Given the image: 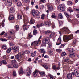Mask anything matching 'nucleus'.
Wrapping results in <instances>:
<instances>
[{"label":"nucleus","mask_w":79,"mask_h":79,"mask_svg":"<svg viewBox=\"0 0 79 79\" xmlns=\"http://www.w3.org/2000/svg\"><path fill=\"white\" fill-rule=\"evenodd\" d=\"M52 68L53 69L55 70L56 69V66L54 65L52 66Z\"/></svg>","instance_id":"774afa93"},{"label":"nucleus","mask_w":79,"mask_h":79,"mask_svg":"<svg viewBox=\"0 0 79 79\" xmlns=\"http://www.w3.org/2000/svg\"><path fill=\"white\" fill-rule=\"evenodd\" d=\"M23 29H24V27L25 28V30H27V27L26 26V25H23Z\"/></svg>","instance_id":"473e14b6"},{"label":"nucleus","mask_w":79,"mask_h":79,"mask_svg":"<svg viewBox=\"0 0 79 79\" xmlns=\"http://www.w3.org/2000/svg\"><path fill=\"white\" fill-rule=\"evenodd\" d=\"M28 72L27 73V74L26 75L27 76H29L30 75H31V73H32V68H30V67H28Z\"/></svg>","instance_id":"9d476101"},{"label":"nucleus","mask_w":79,"mask_h":79,"mask_svg":"<svg viewBox=\"0 0 79 79\" xmlns=\"http://www.w3.org/2000/svg\"><path fill=\"white\" fill-rule=\"evenodd\" d=\"M52 45L51 44H48V48H52Z\"/></svg>","instance_id":"37998d69"},{"label":"nucleus","mask_w":79,"mask_h":79,"mask_svg":"<svg viewBox=\"0 0 79 79\" xmlns=\"http://www.w3.org/2000/svg\"><path fill=\"white\" fill-rule=\"evenodd\" d=\"M38 73H39V71L35 70L33 73V75L34 77H36L37 76Z\"/></svg>","instance_id":"2eb2a0df"},{"label":"nucleus","mask_w":79,"mask_h":79,"mask_svg":"<svg viewBox=\"0 0 79 79\" xmlns=\"http://www.w3.org/2000/svg\"><path fill=\"white\" fill-rule=\"evenodd\" d=\"M25 53L26 54H29V53H30V51H29L28 50H26L25 51Z\"/></svg>","instance_id":"de8ad7c7"},{"label":"nucleus","mask_w":79,"mask_h":79,"mask_svg":"<svg viewBox=\"0 0 79 79\" xmlns=\"http://www.w3.org/2000/svg\"><path fill=\"white\" fill-rule=\"evenodd\" d=\"M56 2L58 3H60V0H56Z\"/></svg>","instance_id":"680f3d73"},{"label":"nucleus","mask_w":79,"mask_h":79,"mask_svg":"<svg viewBox=\"0 0 79 79\" xmlns=\"http://www.w3.org/2000/svg\"><path fill=\"white\" fill-rule=\"evenodd\" d=\"M24 23H25V24H27L28 23V22H27V21L26 20H25L24 19Z\"/></svg>","instance_id":"69168bd1"},{"label":"nucleus","mask_w":79,"mask_h":79,"mask_svg":"<svg viewBox=\"0 0 79 79\" xmlns=\"http://www.w3.org/2000/svg\"><path fill=\"white\" fill-rule=\"evenodd\" d=\"M55 35V34L54 33H51L50 35V37H53V35Z\"/></svg>","instance_id":"13d9d810"},{"label":"nucleus","mask_w":79,"mask_h":79,"mask_svg":"<svg viewBox=\"0 0 79 79\" xmlns=\"http://www.w3.org/2000/svg\"><path fill=\"white\" fill-rule=\"evenodd\" d=\"M13 77H16V72L15 71H14L13 72Z\"/></svg>","instance_id":"412c9836"},{"label":"nucleus","mask_w":79,"mask_h":79,"mask_svg":"<svg viewBox=\"0 0 79 79\" xmlns=\"http://www.w3.org/2000/svg\"><path fill=\"white\" fill-rule=\"evenodd\" d=\"M73 76H74V73L72 72L71 73H69L67 75V78L68 79H72L73 78Z\"/></svg>","instance_id":"6e6552de"},{"label":"nucleus","mask_w":79,"mask_h":79,"mask_svg":"<svg viewBox=\"0 0 79 79\" xmlns=\"http://www.w3.org/2000/svg\"><path fill=\"white\" fill-rule=\"evenodd\" d=\"M70 22L72 23H76V20H75V19H73Z\"/></svg>","instance_id":"5fc2aeb1"},{"label":"nucleus","mask_w":79,"mask_h":79,"mask_svg":"<svg viewBox=\"0 0 79 79\" xmlns=\"http://www.w3.org/2000/svg\"><path fill=\"white\" fill-rule=\"evenodd\" d=\"M59 10L60 11H64L65 10V7L63 5H61L60 8H59Z\"/></svg>","instance_id":"f8f14e48"},{"label":"nucleus","mask_w":79,"mask_h":79,"mask_svg":"<svg viewBox=\"0 0 79 79\" xmlns=\"http://www.w3.org/2000/svg\"><path fill=\"white\" fill-rule=\"evenodd\" d=\"M63 32H65V33H66V34H68L71 32V31L68 29L67 28L64 27L60 29V31H59V33L60 35H62V34Z\"/></svg>","instance_id":"f257e3e1"},{"label":"nucleus","mask_w":79,"mask_h":79,"mask_svg":"<svg viewBox=\"0 0 79 79\" xmlns=\"http://www.w3.org/2000/svg\"><path fill=\"white\" fill-rule=\"evenodd\" d=\"M56 52H57L58 53H61L62 50L61 49H56Z\"/></svg>","instance_id":"2f4dec72"},{"label":"nucleus","mask_w":79,"mask_h":79,"mask_svg":"<svg viewBox=\"0 0 79 79\" xmlns=\"http://www.w3.org/2000/svg\"><path fill=\"white\" fill-rule=\"evenodd\" d=\"M51 17L52 18H56V16L54 15H52L51 16Z\"/></svg>","instance_id":"e2e57ef3"},{"label":"nucleus","mask_w":79,"mask_h":79,"mask_svg":"<svg viewBox=\"0 0 79 79\" xmlns=\"http://www.w3.org/2000/svg\"><path fill=\"white\" fill-rule=\"evenodd\" d=\"M42 60H39L38 63L40 64H41L42 63Z\"/></svg>","instance_id":"338daca9"},{"label":"nucleus","mask_w":79,"mask_h":79,"mask_svg":"<svg viewBox=\"0 0 79 79\" xmlns=\"http://www.w3.org/2000/svg\"><path fill=\"white\" fill-rule=\"evenodd\" d=\"M51 32H52V31H45V34H47V33H51Z\"/></svg>","instance_id":"09e8293b"},{"label":"nucleus","mask_w":79,"mask_h":79,"mask_svg":"<svg viewBox=\"0 0 79 79\" xmlns=\"http://www.w3.org/2000/svg\"><path fill=\"white\" fill-rule=\"evenodd\" d=\"M49 77H50V79H55L53 77V76L51 74L49 75Z\"/></svg>","instance_id":"c9c22d12"},{"label":"nucleus","mask_w":79,"mask_h":79,"mask_svg":"<svg viewBox=\"0 0 79 79\" xmlns=\"http://www.w3.org/2000/svg\"><path fill=\"white\" fill-rule=\"evenodd\" d=\"M58 41H59L61 43V37H60L58 38Z\"/></svg>","instance_id":"bf43d9fd"},{"label":"nucleus","mask_w":79,"mask_h":79,"mask_svg":"<svg viewBox=\"0 0 79 79\" xmlns=\"http://www.w3.org/2000/svg\"><path fill=\"white\" fill-rule=\"evenodd\" d=\"M73 44H75L76 43V39H73Z\"/></svg>","instance_id":"a18cd8bd"},{"label":"nucleus","mask_w":79,"mask_h":79,"mask_svg":"<svg viewBox=\"0 0 79 79\" xmlns=\"http://www.w3.org/2000/svg\"><path fill=\"white\" fill-rule=\"evenodd\" d=\"M39 73L40 74L42 75L43 76H45V73L44 72L40 71L39 72Z\"/></svg>","instance_id":"4be33fe9"},{"label":"nucleus","mask_w":79,"mask_h":79,"mask_svg":"<svg viewBox=\"0 0 79 79\" xmlns=\"http://www.w3.org/2000/svg\"><path fill=\"white\" fill-rule=\"evenodd\" d=\"M40 3H45V0H40Z\"/></svg>","instance_id":"603ef678"},{"label":"nucleus","mask_w":79,"mask_h":79,"mask_svg":"<svg viewBox=\"0 0 79 79\" xmlns=\"http://www.w3.org/2000/svg\"><path fill=\"white\" fill-rule=\"evenodd\" d=\"M7 48V46L5 45H3L2 46V49L3 50H6Z\"/></svg>","instance_id":"b1692460"},{"label":"nucleus","mask_w":79,"mask_h":79,"mask_svg":"<svg viewBox=\"0 0 79 79\" xmlns=\"http://www.w3.org/2000/svg\"><path fill=\"white\" fill-rule=\"evenodd\" d=\"M66 50L67 52H69L70 53H73V52L74 51V49L72 48H70L66 49Z\"/></svg>","instance_id":"dca6fc26"},{"label":"nucleus","mask_w":79,"mask_h":79,"mask_svg":"<svg viewBox=\"0 0 79 79\" xmlns=\"http://www.w3.org/2000/svg\"><path fill=\"white\" fill-rule=\"evenodd\" d=\"M50 39L49 38H46L45 39H44L42 41V44L41 45L42 47H45L46 46V44H48L49 43V40Z\"/></svg>","instance_id":"f03ea898"},{"label":"nucleus","mask_w":79,"mask_h":79,"mask_svg":"<svg viewBox=\"0 0 79 79\" xmlns=\"http://www.w3.org/2000/svg\"><path fill=\"white\" fill-rule=\"evenodd\" d=\"M23 2L24 3H28V2H29V0H22Z\"/></svg>","instance_id":"c03bdc74"},{"label":"nucleus","mask_w":79,"mask_h":79,"mask_svg":"<svg viewBox=\"0 0 79 79\" xmlns=\"http://www.w3.org/2000/svg\"><path fill=\"white\" fill-rule=\"evenodd\" d=\"M15 27L17 31H18V30H19V26H18V25H17L15 26Z\"/></svg>","instance_id":"e433bc0d"},{"label":"nucleus","mask_w":79,"mask_h":79,"mask_svg":"<svg viewBox=\"0 0 79 79\" xmlns=\"http://www.w3.org/2000/svg\"><path fill=\"white\" fill-rule=\"evenodd\" d=\"M31 13L32 14L34 17H35L36 16L37 18H39L40 16V12H39V11L37 10H36L35 11L33 10L31 12Z\"/></svg>","instance_id":"7ed1b4c3"},{"label":"nucleus","mask_w":79,"mask_h":79,"mask_svg":"<svg viewBox=\"0 0 79 79\" xmlns=\"http://www.w3.org/2000/svg\"><path fill=\"white\" fill-rule=\"evenodd\" d=\"M64 46H65V44H62L59 47V48H62L63 47H64Z\"/></svg>","instance_id":"864d4df0"},{"label":"nucleus","mask_w":79,"mask_h":79,"mask_svg":"<svg viewBox=\"0 0 79 79\" xmlns=\"http://www.w3.org/2000/svg\"><path fill=\"white\" fill-rule=\"evenodd\" d=\"M44 17H45V15L44 14H42L41 15V19H44Z\"/></svg>","instance_id":"4d7b16f0"},{"label":"nucleus","mask_w":79,"mask_h":79,"mask_svg":"<svg viewBox=\"0 0 79 79\" xmlns=\"http://www.w3.org/2000/svg\"><path fill=\"white\" fill-rule=\"evenodd\" d=\"M73 73V76L75 75L77 77H79V73L77 71V70H75Z\"/></svg>","instance_id":"4468645a"},{"label":"nucleus","mask_w":79,"mask_h":79,"mask_svg":"<svg viewBox=\"0 0 79 79\" xmlns=\"http://www.w3.org/2000/svg\"><path fill=\"white\" fill-rule=\"evenodd\" d=\"M67 4L69 5V6H71V5H73V3L70 1H68L67 2Z\"/></svg>","instance_id":"bb28decb"},{"label":"nucleus","mask_w":79,"mask_h":79,"mask_svg":"<svg viewBox=\"0 0 79 79\" xmlns=\"http://www.w3.org/2000/svg\"><path fill=\"white\" fill-rule=\"evenodd\" d=\"M1 63L2 64H6L7 62L6 60H2V61Z\"/></svg>","instance_id":"7c9ffc66"},{"label":"nucleus","mask_w":79,"mask_h":79,"mask_svg":"<svg viewBox=\"0 0 79 79\" xmlns=\"http://www.w3.org/2000/svg\"><path fill=\"white\" fill-rule=\"evenodd\" d=\"M47 7L48 10H50V11H52L53 10V7L51 4H48L47 5Z\"/></svg>","instance_id":"ddd939ff"},{"label":"nucleus","mask_w":79,"mask_h":79,"mask_svg":"<svg viewBox=\"0 0 79 79\" xmlns=\"http://www.w3.org/2000/svg\"><path fill=\"white\" fill-rule=\"evenodd\" d=\"M11 48H8L7 50V53H10V52H11Z\"/></svg>","instance_id":"72a5a7b5"},{"label":"nucleus","mask_w":79,"mask_h":79,"mask_svg":"<svg viewBox=\"0 0 79 79\" xmlns=\"http://www.w3.org/2000/svg\"><path fill=\"white\" fill-rule=\"evenodd\" d=\"M33 34L34 35H35L37 34V30H34L33 31Z\"/></svg>","instance_id":"c756f323"},{"label":"nucleus","mask_w":79,"mask_h":79,"mask_svg":"<svg viewBox=\"0 0 79 79\" xmlns=\"http://www.w3.org/2000/svg\"><path fill=\"white\" fill-rule=\"evenodd\" d=\"M17 6H19V7H20V6H21V5H22L21 2H19L18 3H17Z\"/></svg>","instance_id":"f704fd0d"},{"label":"nucleus","mask_w":79,"mask_h":79,"mask_svg":"<svg viewBox=\"0 0 79 79\" xmlns=\"http://www.w3.org/2000/svg\"><path fill=\"white\" fill-rule=\"evenodd\" d=\"M11 4H12V0H7L5 2V5L6 6H10Z\"/></svg>","instance_id":"423d86ee"},{"label":"nucleus","mask_w":79,"mask_h":79,"mask_svg":"<svg viewBox=\"0 0 79 79\" xmlns=\"http://www.w3.org/2000/svg\"><path fill=\"white\" fill-rule=\"evenodd\" d=\"M37 44V42L36 41H35L32 43L31 45H35V46H37V45H38V44Z\"/></svg>","instance_id":"aec40b11"},{"label":"nucleus","mask_w":79,"mask_h":79,"mask_svg":"<svg viewBox=\"0 0 79 79\" xmlns=\"http://www.w3.org/2000/svg\"><path fill=\"white\" fill-rule=\"evenodd\" d=\"M33 36L32 35V34H31V33H29L28 36V38H31L32 37H33Z\"/></svg>","instance_id":"4c0bfd02"},{"label":"nucleus","mask_w":79,"mask_h":79,"mask_svg":"<svg viewBox=\"0 0 79 79\" xmlns=\"http://www.w3.org/2000/svg\"><path fill=\"white\" fill-rule=\"evenodd\" d=\"M75 55H76V54L74 53H73L72 54L69 53V56L70 58H74V57H75Z\"/></svg>","instance_id":"f3484780"},{"label":"nucleus","mask_w":79,"mask_h":79,"mask_svg":"<svg viewBox=\"0 0 79 79\" xmlns=\"http://www.w3.org/2000/svg\"><path fill=\"white\" fill-rule=\"evenodd\" d=\"M73 37L72 35L68 36L67 35H64L63 36L64 40H71Z\"/></svg>","instance_id":"20e7f679"},{"label":"nucleus","mask_w":79,"mask_h":79,"mask_svg":"<svg viewBox=\"0 0 79 79\" xmlns=\"http://www.w3.org/2000/svg\"><path fill=\"white\" fill-rule=\"evenodd\" d=\"M43 66L44 67V68H45V69H47L48 68V66L47 65H43Z\"/></svg>","instance_id":"052dcab7"},{"label":"nucleus","mask_w":79,"mask_h":79,"mask_svg":"<svg viewBox=\"0 0 79 79\" xmlns=\"http://www.w3.org/2000/svg\"><path fill=\"white\" fill-rule=\"evenodd\" d=\"M11 64L13 66V67H15V68H18V65L16 64V60L15 59H14L11 61Z\"/></svg>","instance_id":"39448f33"},{"label":"nucleus","mask_w":79,"mask_h":79,"mask_svg":"<svg viewBox=\"0 0 79 79\" xmlns=\"http://www.w3.org/2000/svg\"><path fill=\"white\" fill-rule=\"evenodd\" d=\"M68 11H69V12H70V13L73 12V10L71 9H68Z\"/></svg>","instance_id":"8fccbe9b"},{"label":"nucleus","mask_w":79,"mask_h":79,"mask_svg":"<svg viewBox=\"0 0 79 79\" xmlns=\"http://www.w3.org/2000/svg\"><path fill=\"white\" fill-rule=\"evenodd\" d=\"M64 14L66 17H67L69 22H70V21H71V17H70V16H69L66 12H65Z\"/></svg>","instance_id":"1a4fd4ad"},{"label":"nucleus","mask_w":79,"mask_h":79,"mask_svg":"<svg viewBox=\"0 0 79 79\" xmlns=\"http://www.w3.org/2000/svg\"><path fill=\"white\" fill-rule=\"evenodd\" d=\"M59 26H61L63 24V22L61 21H59Z\"/></svg>","instance_id":"3c124183"},{"label":"nucleus","mask_w":79,"mask_h":79,"mask_svg":"<svg viewBox=\"0 0 79 79\" xmlns=\"http://www.w3.org/2000/svg\"><path fill=\"white\" fill-rule=\"evenodd\" d=\"M34 22H33V20L31 18L30 21V24H34Z\"/></svg>","instance_id":"ea45409f"},{"label":"nucleus","mask_w":79,"mask_h":79,"mask_svg":"<svg viewBox=\"0 0 79 79\" xmlns=\"http://www.w3.org/2000/svg\"><path fill=\"white\" fill-rule=\"evenodd\" d=\"M5 32L4 31H3L0 34V35H3V34H5Z\"/></svg>","instance_id":"0e129e2a"},{"label":"nucleus","mask_w":79,"mask_h":79,"mask_svg":"<svg viewBox=\"0 0 79 79\" xmlns=\"http://www.w3.org/2000/svg\"><path fill=\"white\" fill-rule=\"evenodd\" d=\"M9 32H10V34H12L13 32H14V31L10 30Z\"/></svg>","instance_id":"6e6d98bb"},{"label":"nucleus","mask_w":79,"mask_h":79,"mask_svg":"<svg viewBox=\"0 0 79 79\" xmlns=\"http://www.w3.org/2000/svg\"><path fill=\"white\" fill-rule=\"evenodd\" d=\"M23 72L22 70L19 71V74H23Z\"/></svg>","instance_id":"49530a36"},{"label":"nucleus","mask_w":79,"mask_h":79,"mask_svg":"<svg viewBox=\"0 0 79 79\" xmlns=\"http://www.w3.org/2000/svg\"><path fill=\"white\" fill-rule=\"evenodd\" d=\"M14 19V17H13V16L12 15H10V16H9L8 18L9 20L10 21V20H13Z\"/></svg>","instance_id":"a211bd4d"},{"label":"nucleus","mask_w":79,"mask_h":79,"mask_svg":"<svg viewBox=\"0 0 79 79\" xmlns=\"http://www.w3.org/2000/svg\"><path fill=\"white\" fill-rule=\"evenodd\" d=\"M66 53L64 52L62 53L61 56H64L66 55Z\"/></svg>","instance_id":"79ce46f5"},{"label":"nucleus","mask_w":79,"mask_h":79,"mask_svg":"<svg viewBox=\"0 0 79 79\" xmlns=\"http://www.w3.org/2000/svg\"><path fill=\"white\" fill-rule=\"evenodd\" d=\"M59 18L60 19H63V17L62 16V14L61 13H60L59 15Z\"/></svg>","instance_id":"5701e85b"},{"label":"nucleus","mask_w":79,"mask_h":79,"mask_svg":"<svg viewBox=\"0 0 79 79\" xmlns=\"http://www.w3.org/2000/svg\"><path fill=\"white\" fill-rule=\"evenodd\" d=\"M15 53H17L19 52V47L17 46H15L12 48Z\"/></svg>","instance_id":"0eeeda50"},{"label":"nucleus","mask_w":79,"mask_h":79,"mask_svg":"<svg viewBox=\"0 0 79 79\" xmlns=\"http://www.w3.org/2000/svg\"><path fill=\"white\" fill-rule=\"evenodd\" d=\"M10 13H13V12H15V10H14V9L13 8L11 7L10 9Z\"/></svg>","instance_id":"58836bf2"},{"label":"nucleus","mask_w":79,"mask_h":79,"mask_svg":"<svg viewBox=\"0 0 79 79\" xmlns=\"http://www.w3.org/2000/svg\"><path fill=\"white\" fill-rule=\"evenodd\" d=\"M40 53H45L46 52L45 51V49H40Z\"/></svg>","instance_id":"a878e982"},{"label":"nucleus","mask_w":79,"mask_h":79,"mask_svg":"<svg viewBox=\"0 0 79 79\" xmlns=\"http://www.w3.org/2000/svg\"><path fill=\"white\" fill-rule=\"evenodd\" d=\"M69 60H70L69 58V57H66L64 60V61L66 63H68V62L69 61Z\"/></svg>","instance_id":"393cba45"},{"label":"nucleus","mask_w":79,"mask_h":79,"mask_svg":"<svg viewBox=\"0 0 79 79\" xmlns=\"http://www.w3.org/2000/svg\"><path fill=\"white\" fill-rule=\"evenodd\" d=\"M42 26H44L43 23H41L39 25L37 24L36 25L37 27L38 28H39L40 27H42Z\"/></svg>","instance_id":"6ab92c4d"},{"label":"nucleus","mask_w":79,"mask_h":79,"mask_svg":"<svg viewBox=\"0 0 79 79\" xmlns=\"http://www.w3.org/2000/svg\"><path fill=\"white\" fill-rule=\"evenodd\" d=\"M45 24L46 26H47L48 27V26H50L51 25L50 23L49 22H48V23L45 22Z\"/></svg>","instance_id":"cd10ccee"},{"label":"nucleus","mask_w":79,"mask_h":79,"mask_svg":"<svg viewBox=\"0 0 79 79\" xmlns=\"http://www.w3.org/2000/svg\"><path fill=\"white\" fill-rule=\"evenodd\" d=\"M22 15H17V18L19 20L21 19H22Z\"/></svg>","instance_id":"c85d7f7f"},{"label":"nucleus","mask_w":79,"mask_h":79,"mask_svg":"<svg viewBox=\"0 0 79 79\" xmlns=\"http://www.w3.org/2000/svg\"><path fill=\"white\" fill-rule=\"evenodd\" d=\"M22 56L23 55L21 54H18L16 55L15 58L16 59H17V60H21L22 58Z\"/></svg>","instance_id":"9b49d317"},{"label":"nucleus","mask_w":79,"mask_h":79,"mask_svg":"<svg viewBox=\"0 0 79 79\" xmlns=\"http://www.w3.org/2000/svg\"><path fill=\"white\" fill-rule=\"evenodd\" d=\"M49 52L50 53H51V55H53V53H52V52H53V49H52V48H51Z\"/></svg>","instance_id":"a19ab883"}]
</instances>
